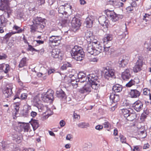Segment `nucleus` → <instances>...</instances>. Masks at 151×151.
Masks as SVG:
<instances>
[{
	"label": "nucleus",
	"mask_w": 151,
	"mask_h": 151,
	"mask_svg": "<svg viewBox=\"0 0 151 151\" xmlns=\"http://www.w3.org/2000/svg\"><path fill=\"white\" fill-rule=\"evenodd\" d=\"M54 91L52 89H50L46 93L38 94L34 97L33 102L36 103V106L39 104V102L41 101L45 102H50L54 99Z\"/></svg>",
	"instance_id": "f257e3e1"
},
{
	"label": "nucleus",
	"mask_w": 151,
	"mask_h": 151,
	"mask_svg": "<svg viewBox=\"0 0 151 151\" xmlns=\"http://www.w3.org/2000/svg\"><path fill=\"white\" fill-rule=\"evenodd\" d=\"M73 58L76 61H81L84 58L85 53L80 47L76 45L72 48L71 52Z\"/></svg>",
	"instance_id": "f03ea898"
},
{
	"label": "nucleus",
	"mask_w": 151,
	"mask_h": 151,
	"mask_svg": "<svg viewBox=\"0 0 151 151\" xmlns=\"http://www.w3.org/2000/svg\"><path fill=\"white\" fill-rule=\"evenodd\" d=\"M88 79L90 84H91L92 89L97 90L100 86V80L97 76L94 74L90 75L88 78Z\"/></svg>",
	"instance_id": "7ed1b4c3"
},
{
	"label": "nucleus",
	"mask_w": 151,
	"mask_h": 151,
	"mask_svg": "<svg viewBox=\"0 0 151 151\" xmlns=\"http://www.w3.org/2000/svg\"><path fill=\"white\" fill-rule=\"evenodd\" d=\"M86 46L87 51L91 55H97L100 53L102 50L103 47H102L99 46V47H97L95 49L91 43H88Z\"/></svg>",
	"instance_id": "20e7f679"
},
{
	"label": "nucleus",
	"mask_w": 151,
	"mask_h": 151,
	"mask_svg": "<svg viewBox=\"0 0 151 151\" xmlns=\"http://www.w3.org/2000/svg\"><path fill=\"white\" fill-rule=\"evenodd\" d=\"M1 4L0 5V10L4 11L7 14V17H9L12 10L9 7L7 0H1Z\"/></svg>",
	"instance_id": "39448f33"
},
{
	"label": "nucleus",
	"mask_w": 151,
	"mask_h": 151,
	"mask_svg": "<svg viewBox=\"0 0 151 151\" xmlns=\"http://www.w3.org/2000/svg\"><path fill=\"white\" fill-rule=\"evenodd\" d=\"M105 12L107 17L110 18L112 21L115 22L118 20L119 15H117L114 11L107 9Z\"/></svg>",
	"instance_id": "423d86ee"
},
{
	"label": "nucleus",
	"mask_w": 151,
	"mask_h": 151,
	"mask_svg": "<svg viewBox=\"0 0 151 151\" xmlns=\"http://www.w3.org/2000/svg\"><path fill=\"white\" fill-rule=\"evenodd\" d=\"M45 25V23H43L37 25H31L30 27L31 32H34L35 31L41 32V31L42 30Z\"/></svg>",
	"instance_id": "0eeeda50"
},
{
	"label": "nucleus",
	"mask_w": 151,
	"mask_h": 151,
	"mask_svg": "<svg viewBox=\"0 0 151 151\" xmlns=\"http://www.w3.org/2000/svg\"><path fill=\"white\" fill-rule=\"evenodd\" d=\"M129 58L126 55L121 56L119 58V63L121 67H124L129 62Z\"/></svg>",
	"instance_id": "6e6552de"
},
{
	"label": "nucleus",
	"mask_w": 151,
	"mask_h": 151,
	"mask_svg": "<svg viewBox=\"0 0 151 151\" xmlns=\"http://www.w3.org/2000/svg\"><path fill=\"white\" fill-rule=\"evenodd\" d=\"M71 24L73 28L76 30L81 26V23L79 19L74 17L71 20Z\"/></svg>",
	"instance_id": "1a4fd4ad"
},
{
	"label": "nucleus",
	"mask_w": 151,
	"mask_h": 151,
	"mask_svg": "<svg viewBox=\"0 0 151 151\" xmlns=\"http://www.w3.org/2000/svg\"><path fill=\"white\" fill-rule=\"evenodd\" d=\"M62 39L61 36L58 35H52L49 38V43L50 44L55 43V45H58L60 43Z\"/></svg>",
	"instance_id": "9d476101"
},
{
	"label": "nucleus",
	"mask_w": 151,
	"mask_h": 151,
	"mask_svg": "<svg viewBox=\"0 0 151 151\" xmlns=\"http://www.w3.org/2000/svg\"><path fill=\"white\" fill-rule=\"evenodd\" d=\"M91 87V84H90L88 82L83 88L79 90V92L81 93L88 94L91 91L92 89Z\"/></svg>",
	"instance_id": "9b49d317"
},
{
	"label": "nucleus",
	"mask_w": 151,
	"mask_h": 151,
	"mask_svg": "<svg viewBox=\"0 0 151 151\" xmlns=\"http://www.w3.org/2000/svg\"><path fill=\"white\" fill-rule=\"evenodd\" d=\"M103 72L105 74V76L106 78L107 77H112L114 75V70L110 69L109 67L103 68Z\"/></svg>",
	"instance_id": "f8f14e48"
},
{
	"label": "nucleus",
	"mask_w": 151,
	"mask_h": 151,
	"mask_svg": "<svg viewBox=\"0 0 151 151\" xmlns=\"http://www.w3.org/2000/svg\"><path fill=\"white\" fill-rule=\"evenodd\" d=\"M77 77V74H75L74 75H70L69 76V77L70 78L71 81V84L73 88H75L78 87V83H77V82L78 81L77 79H76Z\"/></svg>",
	"instance_id": "ddd939ff"
},
{
	"label": "nucleus",
	"mask_w": 151,
	"mask_h": 151,
	"mask_svg": "<svg viewBox=\"0 0 151 151\" xmlns=\"http://www.w3.org/2000/svg\"><path fill=\"white\" fill-rule=\"evenodd\" d=\"M12 85L10 86H7L6 88L3 90V93L6 98H8L12 94Z\"/></svg>",
	"instance_id": "4468645a"
},
{
	"label": "nucleus",
	"mask_w": 151,
	"mask_h": 151,
	"mask_svg": "<svg viewBox=\"0 0 151 151\" xmlns=\"http://www.w3.org/2000/svg\"><path fill=\"white\" fill-rule=\"evenodd\" d=\"M143 106L142 103L140 101H136L133 105V108L137 112H139L142 109Z\"/></svg>",
	"instance_id": "2eb2a0df"
},
{
	"label": "nucleus",
	"mask_w": 151,
	"mask_h": 151,
	"mask_svg": "<svg viewBox=\"0 0 151 151\" xmlns=\"http://www.w3.org/2000/svg\"><path fill=\"white\" fill-rule=\"evenodd\" d=\"M113 35L111 34H106L103 39V41L104 45L111 41L113 38Z\"/></svg>",
	"instance_id": "dca6fc26"
},
{
	"label": "nucleus",
	"mask_w": 151,
	"mask_h": 151,
	"mask_svg": "<svg viewBox=\"0 0 151 151\" xmlns=\"http://www.w3.org/2000/svg\"><path fill=\"white\" fill-rule=\"evenodd\" d=\"M12 137L13 139L18 143H20L22 139V136L19 133L17 132L12 134Z\"/></svg>",
	"instance_id": "f3484780"
},
{
	"label": "nucleus",
	"mask_w": 151,
	"mask_h": 151,
	"mask_svg": "<svg viewBox=\"0 0 151 151\" xmlns=\"http://www.w3.org/2000/svg\"><path fill=\"white\" fill-rule=\"evenodd\" d=\"M51 56L55 58H58L59 56L61 57L62 55L60 50L58 49H54L51 52Z\"/></svg>",
	"instance_id": "a211bd4d"
},
{
	"label": "nucleus",
	"mask_w": 151,
	"mask_h": 151,
	"mask_svg": "<svg viewBox=\"0 0 151 151\" xmlns=\"http://www.w3.org/2000/svg\"><path fill=\"white\" fill-rule=\"evenodd\" d=\"M131 77L130 71L129 69H126L122 73L121 77L122 79L125 80L129 79Z\"/></svg>",
	"instance_id": "6ab92c4d"
},
{
	"label": "nucleus",
	"mask_w": 151,
	"mask_h": 151,
	"mask_svg": "<svg viewBox=\"0 0 151 151\" xmlns=\"http://www.w3.org/2000/svg\"><path fill=\"white\" fill-rule=\"evenodd\" d=\"M140 92L136 89L131 90L129 92V95L132 98H137L140 95Z\"/></svg>",
	"instance_id": "aec40b11"
},
{
	"label": "nucleus",
	"mask_w": 151,
	"mask_h": 151,
	"mask_svg": "<svg viewBox=\"0 0 151 151\" xmlns=\"http://www.w3.org/2000/svg\"><path fill=\"white\" fill-rule=\"evenodd\" d=\"M45 19L41 17H37L34 18L33 21V24L32 25H37L41 23H45Z\"/></svg>",
	"instance_id": "412c9836"
},
{
	"label": "nucleus",
	"mask_w": 151,
	"mask_h": 151,
	"mask_svg": "<svg viewBox=\"0 0 151 151\" xmlns=\"http://www.w3.org/2000/svg\"><path fill=\"white\" fill-rule=\"evenodd\" d=\"M78 81L81 83L83 82L86 80V75L83 73L80 72L78 74H77Z\"/></svg>",
	"instance_id": "4be33fe9"
},
{
	"label": "nucleus",
	"mask_w": 151,
	"mask_h": 151,
	"mask_svg": "<svg viewBox=\"0 0 151 151\" xmlns=\"http://www.w3.org/2000/svg\"><path fill=\"white\" fill-rule=\"evenodd\" d=\"M130 110V111L129 114V115L126 118L129 121H132L135 119L137 117V115L133 110L132 109Z\"/></svg>",
	"instance_id": "5701e85b"
},
{
	"label": "nucleus",
	"mask_w": 151,
	"mask_h": 151,
	"mask_svg": "<svg viewBox=\"0 0 151 151\" xmlns=\"http://www.w3.org/2000/svg\"><path fill=\"white\" fill-rule=\"evenodd\" d=\"M110 99L112 102L115 103L119 101V97L118 95L112 93L110 95Z\"/></svg>",
	"instance_id": "b1692460"
},
{
	"label": "nucleus",
	"mask_w": 151,
	"mask_h": 151,
	"mask_svg": "<svg viewBox=\"0 0 151 151\" xmlns=\"http://www.w3.org/2000/svg\"><path fill=\"white\" fill-rule=\"evenodd\" d=\"M93 23V19L91 17H87L85 22V24L86 25L87 27L88 28L92 27Z\"/></svg>",
	"instance_id": "393cba45"
},
{
	"label": "nucleus",
	"mask_w": 151,
	"mask_h": 151,
	"mask_svg": "<svg viewBox=\"0 0 151 151\" xmlns=\"http://www.w3.org/2000/svg\"><path fill=\"white\" fill-rule=\"evenodd\" d=\"M31 107L29 105L26 106V107L23 109L22 111V114L24 116H27L29 113L30 112L31 110Z\"/></svg>",
	"instance_id": "a878e982"
},
{
	"label": "nucleus",
	"mask_w": 151,
	"mask_h": 151,
	"mask_svg": "<svg viewBox=\"0 0 151 151\" xmlns=\"http://www.w3.org/2000/svg\"><path fill=\"white\" fill-rule=\"evenodd\" d=\"M30 123L34 131L37 129L39 126V124L38 121L37 120L32 119Z\"/></svg>",
	"instance_id": "bb28decb"
},
{
	"label": "nucleus",
	"mask_w": 151,
	"mask_h": 151,
	"mask_svg": "<svg viewBox=\"0 0 151 151\" xmlns=\"http://www.w3.org/2000/svg\"><path fill=\"white\" fill-rule=\"evenodd\" d=\"M122 90V86L119 84L114 85L112 88V90L115 92L118 93L120 92Z\"/></svg>",
	"instance_id": "cd10ccee"
},
{
	"label": "nucleus",
	"mask_w": 151,
	"mask_h": 151,
	"mask_svg": "<svg viewBox=\"0 0 151 151\" xmlns=\"http://www.w3.org/2000/svg\"><path fill=\"white\" fill-rule=\"evenodd\" d=\"M56 94L57 96L59 98H63L65 96V92L61 89L58 90L56 91Z\"/></svg>",
	"instance_id": "c85d7f7f"
},
{
	"label": "nucleus",
	"mask_w": 151,
	"mask_h": 151,
	"mask_svg": "<svg viewBox=\"0 0 151 151\" xmlns=\"http://www.w3.org/2000/svg\"><path fill=\"white\" fill-rule=\"evenodd\" d=\"M85 37L87 41H91L93 38V34L91 32L88 31L85 32Z\"/></svg>",
	"instance_id": "c756f323"
},
{
	"label": "nucleus",
	"mask_w": 151,
	"mask_h": 151,
	"mask_svg": "<svg viewBox=\"0 0 151 151\" xmlns=\"http://www.w3.org/2000/svg\"><path fill=\"white\" fill-rule=\"evenodd\" d=\"M22 30H23L22 29H19L16 32H9L4 37V38L5 39L9 38L12 35L16 33H21L22 32Z\"/></svg>",
	"instance_id": "7c9ffc66"
},
{
	"label": "nucleus",
	"mask_w": 151,
	"mask_h": 151,
	"mask_svg": "<svg viewBox=\"0 0 151 151\" xmlns=\"http://www.w3.org/2000/svg\"><path fill=\"white\" fill-rule=\"evenodd\" d=\"M58 12L59 16L62 17V15H64V14L66 15L67 14V12L65 9L64 6L63 5L60 6L58 8Z\"/></svg>",
	"instance_id": "2f4dec72"
},
{
	"label": "nucleus",
	"mask_w": 151,
	"mask_h": 151,
	"mask_svg": "<svg viewBox=\"0 0 151 151\" xmlns=\"http://www.w3.org/2000/svg\"><path fill=\"white\" fill-rule=\"evenodd\" d=\"M22 125V126L23 127V131H24V132H30L32 130L29 124L23 123Z\"/></svg>",
	"instance_id": "473e14b6"
},
{
	"label": "nucleus",
	"mask_w": 151,
	"mask_h": 151,
	"mask_svg": "<svg viewBox=\"0 0 151 151\" xmlns=\"http://www.w3.org/2000/svg\"><path fill=\"white\" fill-rule=\"evenodd\" d=\"M0 26L3 27H5L6 25V19L4 15H2L0 18Z\"/></svg>",
	"instance_id": "72a5a7b5"
},
{
	"label": "nucleus",
	"mask_w": 151,
	"mask_h": 151,
	"mask_svg": "<svg viewBox=\"0 0 151 151\" xmlns=\"http://www.w3.org/2000/svg\"><path fill=\"white\" fill-rule=\"evenodd\" d=\"M28 60L26 57L23 58L21 60L19 65V68H22L26 66L27 65V62Z\"/></svg>",
	"instance_id": "f704fd0d"
},
{
	"label": "nucleus",
	"mask_w": 151,
	"mask_h": 151,
	"mask_svg": "<svg viewBox=\"0 0 151 151\" xmlns=\"http://www.w3.org/2000/svg\"><path fill=\"white\" fill-rule=\"evenodd\" d=\"M23 123L19 122L14 128V130L19 133L23 131V127L22 126ZM17 132L16 133H17Z\"/></svg>",
	"instance_id": "c9c22d12"
},
{
	"label": "nucleus",
	"mask_w": 151,
	"mask_h": 151,
	"mask_svg": "<svg viewBox=\"0 0 151 151\" xmlns=\"http://www.w3.org/2000/svg\"><path fill=\"white\" fill-rule=\"evenodd\" d=\"M132 109L131 108H129L128 109H124L122 110V114L124 115V117L126 118L129 115V114L130 111V110Z\"/></svg>",
	"instance_id": "e433bc0d"
},
{
	"label": "nucleus",
	"mask_w": 151,
	"mask_h": 151,
	"mask_svg": "<svg viewBox=\"0 0 151 151\" xmlns=\"http://www.w3.org/2000/svg\"><path fill=\"white\" fill-rule=\"evenodd\" d=\"M77 125L78 127L82 128H86L89 126V124L86 122H80Z\"/></svg>",
	"instance_id": "4c0bfd02"
},
{
	"label": "nucleus",
	"mask_w": 151,
	"mask_h": 151,
	"mask_svg": "<svg viewBox=\"0 0 151 151\" xmlns=\"http://www.w3.org/2000/svg\"><path fill=\"white\" fill-rule=\"evenodd\" d=\"M143 57L141 56H139L135 65L142 67L143 65Z\"/></svg>",
	"instance_id": "58836bf2"
},
{
	"label": "nucleus",
	"mask_w": 151,
	"mask_h": 151,
	"mask_svg": "<svg viewBox=\"0 0 151 151\" xmlns=\"http://www.w3.org/2000/svg\"><path fill=\"white\" fill-rule=\"evenodd\" d=\"M137 4L135 2H133L132 3L131 6L127 7L126 8L127 11L128 12H130L133 10V7L136 6Z\"/></svg>",
	"instance_id": "ea45409f"
},
{
	"label": "nucleus",
	"mask_w": 151,
	"mask_h": 151,
	"mask_svg": "<svg viewBox=\"0 0 151 151\" xmlns=\"http://www.w3.org/2000/svg\"><path fill=\"white\" fill-rule=\"evenodd\" d=\"M14 110L13 111V114L16 115L18 112L19 110V104H15L14 105Z\"/></svg>",
	"instance_id": "a19ab883"
},
{
	"label": "nucleus",
	"mask_w": 151,
	"mask_h": 151,
	"mask_svg": "<svg viewBox=\"0 0 151 151\" xmlns=\"http://www.w3.org/2000/svg\"><path fill=\"white\" fill-rule=\"evenodd\" d=\"M39 110H40V111H44L47 109V107L46 106H44L42 104H38L36 106Z\"/></svg>",
	"instance_id": "79ce46f5"
},
{
	"label": "nucleus",
	"mask_w": 151,
	"mask_h": 151,
	"mask_svg": "<svg viewBox=\"0 0 151 151\" xmlns=\"http://www.w3.org/2000/svg\"><path fill=\"white\" fill-rule=\"evenodd\" d=\"M102 124L104 125L105 128H109L110 129L111 127V124L106 120H105L104 122Z\"/></svg>",
	"instance_id": "37998d69"
},
{
	"label": "nucleus",
	"mask_w": 151,
	"mask_h": 151,
	"mask_svg": "<svg viewBox=\"0 0 151 151\" xmlns=\"http://www.w3.org/2000/svg\"><path fill=\"white\" fill-rule=\"evenodd\" d=\"M71 65L69 63H66L64 64L61 67V69L62 70L66 69L67 67H70Z\"/></svg>",
	"instance_id": "c03bdc74"
},
{
	"label": "nucleus",
	"mask_w": 151,
	"mask_h": 151,
	"mask_svg": "<svg viewBox=\"0 0 151 151\" xmlns=\"http://www.w3.org/2000/svg\"><path fill=\"white\" fill-rule=\"evenodd\" d=\"M142 67L135 65L133 68V70L134 72L137 73L141 70Z\"/></svg>",
	"instance_id": "a18cd8bd"
},
{
	"label": "nucleus",
	"mask_w": 151,
	"mask_h": 151,
	"mask_svg": "<svg viewBox=\"0 0 151 151\" xmlns=\"http://www.w3.org/2000/svg\"><path fill=\"white\" fill-rule=\"evenodd\" d=\"M64 6L65 9V11H68L71 9V6H70V4L68 3H65L64 5H63Z\"/></svg>",
	"instance_id": "49530a36"
},
{
	"label": "nucleus",
	"mask_w": 151,
	"mask_h": 151,
	"mask_svg": "<svg viewBox=\"0 0 151 151\" xmlns=\"http://www.w3.org/2000/svg\"><path fill=\"white\" fill-rule=\"evenodd\" d=\"M3 69H4V70H3V72H4L5 73H7L8 72L9 69V65L7 64H4Z\"/></svg>",
	"instance_id": "de8ad7c7"
},
{
	"label": "nucleus",
	"mask_w": 151,
	"mask_h": 151,
	"mask_svg": "<svg viewBox=\"0 0 151 151\" xmlns=\"http://www.w3.org/2000/svg\"><path fill=\"white\" fill-rule=\"evenodd\" d=\"M106 19V17L104 16H102L99 17V22L100 24L103 23Z\"/></svg>",
	"instance_id": "09e8293b"
},
{
	"label": "nucleus",
	"mask_w": 151,
	"mask_h": 151,
	"mask_svg": "<svg viewBox=\"0 0 151 151\" xmlns=\"http://www.w3.org/2000/svg\"><path fill=\"white\" fill-rule=\"evenodd\" d=\"M135 81L133 80H131L128 83L126 84L127 87H130L135 84Z\"/></svg>",
	"instance_id": "8fccbe9b"
},
{
	"label": "nucleus",
	"mask_w": 151,
	"mask_h": 151,
	"mask_svg": "<svg viewBox=\"0 0 151 151\" xmlns=\"http://www.w3.org/2000/svg\"><path fill=\"white\" fill-rule=\"evenodd\" d=\"M119 137L122 143H126V138L125 137L123 136V135L121 134L119 136Z\"/></svg>",
	"instance_id": "3c124183"
},
{
	"label": "nucleus",
	"mask_w": 151,
	"mask_h": 151,
	"mask_svg": "<svg viewBox=\"0 0 151 151\" xmlns=\"http://www.w3.org/2000/svg\"><path fill=\"white\" fill-rule=\"evenodd\" d=\"M28 47L27 48L28 50L32 52L34 51L38 52V50L35 49L32 45H29V44L28 45Z\"/></svg>",
	"instance_id": "603ef678"
},
{
	"label": "nucleus",
	"mask_w": 151,
	"mask_h": 151,
	"mask_svg": "<svg viewBox=\"0 0 151 151\" xmlns=\"http://www.w3.org/2000/svg\"><path fill=\"white\" fill-rule=\"evenodd\" d=\"M104 51L106 52V54H109L111 52L109 51L110 49V47H104Z\"/></svg>",
	"instance_id": "864d4df0"
},
{
	"label": "nucleus",
	"mask_w": 151,
	"mask_h": 151,
	"mask_svg": "<svg viewBox=\"0 0 151 151\" xmlns=\"http://www.w3.org/2000/svg\"><path fill=\"white\" fill-rule=\"evenodd\" d=\"M143 94L145 95H148L150 94L149 90L147 88H145L143 90Z\"/></svg>",
	"instance_id": "5fc2aeb1"
},
{
	"label": "nucleus",
	"mask_w": 151,
	"mask_h": 151,
	"mask_svg": "<svg viewBox=\"0 0 151 151\" xmlns=\"http://www.w3.org/2000/svg\"><path fill=\"white\" fill-rule=\"evenodd\" d=\"M7 57L6 55L5 54L2 53L0 55V60H5Z\"/></svg>",
	"instance_id": "6e6d98bb"
},
{
	"label": "nucleus",
	"mask_w": 151,
	"mask_h": 151,
	"mask_svg": "<svg viewBox=\"0 0 151 151\" xmlns=\"http://www.w3.org/2000/svg\"><path fill=\"white\" fill-rule=\"evenodd\" d=\"M47 74L48 75H49L52 73H53L55 71L54 69L53 68H50L47 71Z\"/></svg>",
	"instance_id": "4d7b16f0"
},
{
	"label": "nucleus",
	"mask_w": 151,
	"mask_h": 151,
	"mask_svg": "<svg viewBox=\"0 0 151 151\" xmlns=\"http://www.w3.org/2000/svg\"><path fill=\"white\" fill-rule=\"evenodd\" d=\"M27 94L26 93H23L21 95L20 98L22 99H25L27 98Z\"/></svg>",
	"instance_id": "13d9d810"
},
{
	"label": "nucleus",
	"mask_w": 151,
	"mask_h": 151,
	"mask_svg": "<svg viewBox=\"0 0 151 151\" xmlns=\"http://www.w3.org/2000/svg\"><path fill=\"white\" fill-rule=\"evenodd\" d=\"M95 128L96 130L100 131L103 129V126L100 125H97L96 126Z\"/></svg>",
	"instance_id": "bf43d9fd"
},
{
	"label": "nucleus",
	"mask_w": 151,
	"mask_h": 151,
	"mask_svg": "<svg viewBox=\"0 0 151 151\" xmlns=\"http://www.w3.org/2000/svg\"><path fill=\"white\" fill-rule=\"evenodd\" d=\"M98 60V59L95 58H91L90 59V61L92 63H96Z\"/></svg>",
	"instance_id": "052dcab7"
},
{
	"label": "nucleus",
	"mask_w": 151,
	"mask_h": 151,
	"mask_svg": "<svg viewBox=\"0 0 151 151\" xmlns=\"http://www.w3.org/2000/svg\"><path fill=\"white\" fill-rule=\"evenodd\" d=\"M104 22L103 23H101V25H102L103 26H105L106 27H107L108 25V23L109 22V21L107 19H106L105 22Z\"/></svg>",
	"instance_id": "680f3d73"
},
{
	"label": "nucleus",
	"mask_w": 151,
	"mask_h": 151,
	"mask_svg": "<svg viewBox=\"0 0 151 151\" xmlns=\"http://www.w3.org/2000/svg\"><path fill=\"white\" fill-rule=\"evenodd\" d=\"M37 113L35 111H32L30 112V115L32 117H35L37 115Z\"/></svg>",
	"instance_id": "e2e57ef3"
},
{
	"label": "nucleus",
	"mask_w": 151,
	"mask_h": 151,
	"mask_svg": "<svg viewBox=\"0 0 151 151\" xmlns=\"http://www.w3.org/2000/svg\"><path fill=\"white\" fill-rule=\"evenodd\" d=\"M45 2V0H38L37 1V4L39 5H41Z\"/></svg>",
	"instance_id": "0e129e2a"
},
{
	"label": "nucleus",
	"mask_w": 151,
	"mask_h": 151,
	"mask_svg": "<svg viewBox=\"0 0 151 151\" xmlns=\"http://www.w3.org/2000/svg\"><path fill=\"white\" fill-rule=\"evenodd\" d=\"M7 145L6 144L5 142H2V149L4 150L6 149L7 147Z\"/></svg>",
	"instance_id": "69168bd1"
},
{
	"label": "nucleus",
	"mask_w": 151,
	"mask_h": 151,
	"mask_svg": "<svg viewBox=\"0 0 151 151\" xmlns=\"http://www.w3.org/2000/svg\"><path fill=\"white\" fill-rule=\"evenodd\" d=\"M65 122L63 120L60 121V124L61 127H63L65 125Z\"/></svg>",
	"instance_id": "338daca9"
},
{
	"label": "nucleus",
	"mask_w": 151,
	"mask_h": 151,
	"mask_svg": "<svg viewBox=\"0 0 151 151\" xmlns=\"http://www.w3.org/2000/svg\"><path fill=\"white\" fill-rule=\"evenodd\" d=\"M13 29L17 30V31L19 29H21L20 28V27H18L16 25H14L13 27Z\"/></svg>",
	"instance_id": "774afa93"
}]
</instances>
